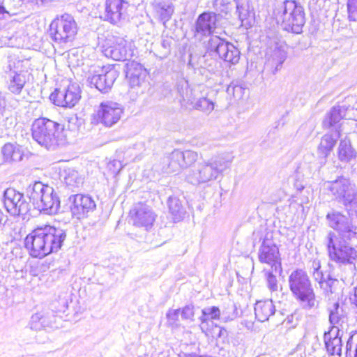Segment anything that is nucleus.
<instances>
[{
  "label": "nucleus",
  "mask_w": 357,
  "mask_h": 357,
  "mask_svg": "<svg viewBox=\"0 0 357 357\" xmlns=\"http://www.w3.org/2000/svg\"><path fill=\"white\" fill-rule=\"evenodd\" d=\"M123 3L127 1H105L103 18L112 24L119 22L122 15Z\"/></svg>",
  "instance_id": "obj_28"
},
{
  "label": "nucleus",
  "mask_w": 357,
  "mask_h": 357,
  "mask_svg": "<svg viewBox=\"0 0 357 357\" xmlns=\"http://www.w3.org/2000/svg\"><path fill=\"white\" fill-rule=\"evenodd\" d=\"M208 51L217 53L225 61L236 64L240 59L239 50L231 43L218 36H212L206 43Z\"/></svg>",
  "instance_id": "obj_13"
},
{
  "label": "nucleus",
  "mask_w": 357,
  "mask_h": 357,
  "mask_svg": "<svg viewBox=\"0 0 357 357\" xmlns=\"http://www.w3.org/2000/svg\"><path fill=\"white\" fill-rule=\"evenodd\" d=\"M31 130L33 139L47 149H54L65 142L63 126L49 119H36Z\"/></svg>",
  "instance_id": "obj_3"
},
{
  "label": "nucleus",
  "mask_w": 357,
  "mask_h": 357,
  "mask_svg": "<svg viewBox=\"0 0 357 357\" xmlns=\"http://www.w3.org/2000/svg\"><path fill=\"white\" fill-rule=\"evenodd\" d=\"M181 309H176L169 310L167 313V322L168 324L173 326V327H178L179 326V319L178 317L180 313Z\"/></svg>",
  "instance_id": "obj_44"
},
{
  "label": "nucleus",
  "mask_w": 357,
  "mask_h": 357,
  "mask_svg": "<svg viewBox=\"0 0 357 357\" xmlns=\"http://www.w3.org/2000/svg\"><path fill=\"white\" fill-rule=\"evenodd\" d=\"M23 158V154L22 151L19 147H15L12 158H10L9 161H15V162H19L22 160Z\"/></svg>",
  "instance_id": "obj_50"
},
{
  "label": "nucleus",
  "mask_w": 357,
  "mask_h": 357,
  "mask_svg": "<svg viewBox=\"0 0 357 357\" xmlns=\"http://www.w3.org/2000/svg\"><path fill=\"white\" fill-rule=\"evenodd\" d=\"M172 44V39L169 38H163L161 42V45L164 48L165 54H167L169 52V48Z\"/></svg>",
  "instance_id": "obj_51"
},
{
  "label": "nucleus",
  "mask_w": 357,
  "mask_h": 357,
  "mask_svg": "<svg viewBox=\"0 0 357 357\" xmlns=\"http://www.w3.org/2000/svg\"><path fill=\"white\" fill-rule=\"evenodd\" d=\"M343 334L338 332L335 328H331V330L324 334V342L327 352L332 356L342 355V337Z\"/></svg>",
  "instance_id": "obj_24"
},
{
  "label": "nucleus",
  "mask_w": 357,
  "mask_h": 357,
  "mask_svg": "<svg viewBox=\"0 0 357 357\" xmlns=\"http://www.w3.org/2000/svg\"><path fill=\"white\" fill-rule=\"evenodd\" d=\"M200 67L210 73H215L220 68V63L211 55L205 54L199 58Z\"/></svg>",
  "instance_id": "obj_36"
},
{
  "label": "nucleus",
  "mask_w": 357,
  "mask_h": 357,
  "mask_svg": "<svg viewBox=\"0 0 357 357\" xmlns=\"http://www.w3.org/2000/svg\"><path fill=\"white\" fill-rule=\"evenodd\" d=\"M123 113L121 105L113 101H104L100 103L96 113L97 123L110 128L119 121Z\"/></svg>",
  "instance_id": "obj_18"
},
{
  "label": "nucleus",
  "mask_w": 357,
  "mask_h": 357,
  "mask_svg": "<svg viewBox=\"0 0 357 357\" xmlns=\"http://www.w3.org/2000/svg\"><path fill=\"white\" fill-rule=\"evenodd\" d=\"M123 166L121 164V162L119 160H114L108 162L107 164V169L112 173V174H117L119 173L121 169H122Z\"/></svg>",
  "instance_id": "obj_49"
},
{
  "label": "nucleus",
  "mask_w": 357,
  "mask_h": 357,
  "mask_svg": "<svg viewBox=\"0 0 357 357\" xmlns=\"http://www.w3.org/2000/svg\"><path fill=\"white\" fill-rule=\"evenodd\" d=\"M350 240L337 238L334 232L330 231L326 238L330 259L340 264H354L357 258V250L350 245Z\"/></svg>",
  "instance_id": "obj_7"
},
{
  "label": "nucleus",
  "mask_w": 357,
  "mask_h": 357,
  "mask_svg": "<svg viewBox=\"0 0 357 357\" xmlns=\"http://www.w3.org/2000/svg\"><path fill=\"white\" fill-rule=\"evenodd\" d=\"M296 353H291L289 355V357H296Z\"/></svg>",
  "instance_id": "obj_58"
},
{
  "label": "nucleus",
  "mask_w": 357,
  "mask_h": 357,
  "mask_svg": "<svg viewBox=\"0 0 357 357\" xmlns=\"http://www.w3.org/2000/svg\"><path fill=\"white\" fill-rule=\"evenodd\" d=\"M227 333V331L225 328H219V333L218 337H220Z\"/></svg>",
  "instance_id": "obj_55"
},
{
  "label": "nucleus",
  "mask_w": 357,
  "mask_h": 357,
  "mask_svg": "<svg viewBox=\"0 0 357 357\" xmlns=\"http://www.w3.org/2000/svg\"><path fill=\"white\" fill-rule=\"evenodd\" d=\"M275 312V305L271 300L257 301L255 306V314L258 321L264 322Z\"/></svg>",
  "instance_id": "obj_30"
},
{
  "label": "nucleus",
  "mask_w": 357,
  "mask_h": 357,
  "mask_svg": "<svg viewBox=\"0 0 357 357\" xmlns=\"http://www.w3.org/2000/svg\"><path fill=\"white\" fill-rule=\"evenodd\" d=\"M328 225L335 230L337 238L352 239L357 235V216H346L342 213L331 210L326 217Z\"/></svg>",
  "instance_id": "obj_8"
},
{
  "label": "nucleus",
  "mask_w": 357,
  "mask_h": 357,
  "mask_svg": "<svg viewBox=\"0 0 357 357\" xmlns=\"http://www.w3.org/2000/svg\"><path fill=\"white\" fill-rule=\"evenodd\" d=\"M257 357H271V356H269V355H266V354H262V355H260V356H259Z\"/></svg>",
  "instance_id": "obj_59"
},
{
  "label": "nucleus",
  "mask_w": 357,
  "mask_h": 357,
  "mask_svg": "<svg viewBox=\"0 0 357 357\" xmlns=\"http://www.w3.org/2000/svg\"><path fill=\"white\" fill-rule=\"evenodd\" d=\"M289 287L296 298L305 309L318 306L316 296L307 273L303 269H296L291 273L288 278Z\"/></svg>",
  "instance_id": "obj_5"
},
{
  "label": "nucleus",
  "mask_w": 357,
  "mask_h": 357,
  "mask_svg": "<svg viewBox=\"0 0 357 357\" xmlns=\"http://www.w3.org/2000/svg\"><path fill=\"white\" fill-rule=\"evenodd\" d=\"M7 220V216L5 215L2 211L0 209V227L4 225Z\"/></svg>",
  "instance_id": "obj_53"
},
{
  "label": "nucleus",
  "mask_w": 357,
  "mask_h": 357,
  "mask_svg": "<svg viewBox=\"0 0 357 357\" xmlns=\"http://www.w3.org/2000/svg\"><path fill=\"white\" fill-rule=\"evenodd\" d=\"M348 17L350 21H357V1H347Z\"/></svg>",
  "instance_id": "obj_45"
},
{
  "label": "nucleus",
  "mask_w": 357,
  "mask_h": 357,
  "mask_svg": "<svg viewBox=\"0 0 357 357\" xmlns=\"http://www.w3.org/2000/svg\"><path fill=\"white\" fill-rule=\"evenodd\" d=\"M273 14L282 18L281 26L288 32L301 33L305 24L303 6L298 1H277L274 4Z\"/></svg>",
  "instance_id": "obj_4"
},
{
  "label": "nucleus",
  "mask_w": 357,
  "mask_h": 357,
  "mask_svg": "<svg viewBox=\"0 0 357 357\" xmlns=\"http://www.w3.org/2000/svg\"><path fill=\"white\" fill-rule=\"evenodd\" d=\"M346 357H357V332L352 334L347 340Z\"/></svg>",
  "instance_id": "obj_40"
},
{
  "label": "nucleus",
  "mask_w": 357,
  "mask_h": 357,
  "mask_svg": "<svg viewBox=\"0 0 357 357\" xmlns=\"http://www.w3.org/2000/svg\"><path fill=\"white\" fill-rule=\"evenodd\" d=\"M321 264L320 261L317 259H314L312 261L311 273L313 278L319 283H322L324 275L322 271L320 270Z\"/></svg>",
  "instance_id": "obj_43"
},
{
  "label": "nucleus",
  "mask_w": 357,
  "mask_h": 357,
  "mask_svg": "<svg viewBox=\"0 0 357 357\" xmlns=\"http://www.w3.org/2000/svg\"><path fill=\"white\" fill-rule=\"evenodd\" d=\"M217 15L213 12H204L200 14L192 29L194 38L199 41H203L204 45L208 40H205L207 38L215 36V29L217 28Z\"/></svg>",
  "instance_id": "obj_16"
},
{
  "label": "nucleus",
  "mask_w": 357,
  "mask_h": 357,
  "mask_svg": "<svg viewBox=\"0 0 357 357\" xmlns=\"http://www.w3.org/2000/svg\"><path fill=\"white\" fill-rule=\"evenodd\" d=\"M258 258L261 263L268 265L275 273L282 272L279 249L271 239H264L259 249Z\"/></svg>",
  "instance_id": "obj_20"
},
{
  "label": "nucleus",
  "mask_w": 357,
  "mask_h": 357,
  "mask_svg": "<svg viewBox=\"0 0 357 357\" xmlns=\"http://www.w3.org/2000/svg\"><path fill=\"white\" fill-rule=\"evenodd\" d=\"M264 272L266 275L267 285L270 290L275 291L278 290V280L276 276L274 275L275 271L273 269H264Z\"/></svg>",
  "instance_id": "obj_42"
},
{
  "label": "nucleus",
  "mask_w": 357,
  "mask_h": 357,
  "mask_svg": "<svg viewBox=\"0 0 357 357\" xmlns=\"http://www.w3.org/2000/svg\"><path fill=\"white\" fill-rule=\"evenodd\" d=\"M198 153L192 150H174L163 159V170L167 174L178 173L194 164Z\"/></svg>",
  "instance_id": "obj_10"
},
{
  "label": "nucleus",
  "mask_w": 357,
  "mask_h": 357,
  "mask_svg": "<svg viewBox=\"0 0 357 357\" xmlns=\"http://www.w3.org/2000/svg\"><path fill=\"white\" fill-rule=\"evenodd\" d=\"M16 146H15L12 144H6L2 148V153L5 158V159L8 161L10 160V158H12L13 151Z\"/></svg>",
  "instance_id": "obj_48"
},
{
  "label": "nucleus",
  "mask_w": 357,
  "mask_h": 357,
  "mask_svg": "<svg viewBox=\"0 0 357 357\" xmlns=\"http://www.w3.org/2000/svg\"><path fill=\"white\" fill-rule=\"evenodd\" d=\"M339 137V132L335 134H325L321 137L320 143L317 147L318 156L326 160L333 151Z\"/></svg>",
  "instance_id": "obj_27"
},
{
  "label": "nucleus",
  "mask_w": 357,
  "mask_h": 357,
  "mask_svg": "<svg viewBox=\"0 0 357 357\" xmlns=\"http://www.w3.org/2000/svg\"><path fill=\"white\" fill-rule=\"evenodd\" d=\"M119 76V72L112 66L98 68L94 74L88 77L87 81L102 93H107Z\"/></svg>",
  "instance_id": "obj_19"
},
{
  "label": "nucleus",
  "mask_w": 357,
  "mask_h": 357,
  "mask_svg": "<svg viewBox=\"0 0 357 357\" xmlns=\"http://www.w3.org/2000/svg\"><path fill=\"white\" fill-rule=\"evenodd\" d=\"M153 6L164 23L169 20L174 13V8L170 1H155Z\"/></svg>",
  "instance_id": "obj_34"
},
{
  "label": "nucleus",
  "mask_w": 357,
  "mask_h": 357,
  "mask_svg": "<svg viewBox=\"0 0 357 357\" xmlns=\"http://www.w3.org/2000/svg\"><path fill=\"white\" fill-rule=\"evenodd\" d=\"M294 185H295V188L298 190H301L304 188V186L302 183H298V181H296L295 183H294Z\"/></svg>",
  "instance_id": "obj_54"
},
{
  "label": "nucleus",
  "mask_w": 357,
  "mask_h": 357,
  "mask_svg": "<svg viewBox=\"0 0 357 357\" xmlns=\"http://www.w3.org/2000/svg\"><path fill=\"white\" fill-rule=\"evenodd\" d=\"M234 157L221 153L198 162L186 175V180L194 185L208 184L217 180L230 167Z\"/></svg>",
  "instance_id": "obj_2"
},
{
  "label": "nucleus",
  "mask_w": 357,
  "mask_h": 357,
  "mask_svg": "<svg viewBox=\"0 0 357 357\" xmlns=\"http://www.w3.org/2000/svg\"><path fill=\"white\" fill-rule=\"evenodd\" d=\"M274 56L277 57L276 60L278 62L275 67V70H278L280 69L282 63L285 61L287 58V54L284 51L278 49L275 50Z\"/></svg>",
  "instance_id": "obj_47"
},
{
  "label": "nucleus",
  "mask_w": 357,
  "mask_h": 357,
  "mask_svg": "<svg viewBox=\"0 0 357 357\" xmlns=\"http://www.w3.org/2000/svg\"><path fill=\"white\" fill-rule=\"evenodd\" d=\"M80 98V89L77 83H70L62 90L55 89L50 95V99L54 105L66 107L75 106Z\"/></svg>",
  "instance_id": "obj_22"
},
{
  "label": "nucleus",
  "mask_w": 357,
  "mask_h": 357,
  "mask_svg": "<svg viewBox=\"0 0 357 357\" xmlns=\"http://www.w3.org/2000/svg\"><path fill=\"white\" fill-rule=\"evenodd\" d=\"M30 201L36 208L46 214H56L60 208V199L54 189L42 182H35L29 187Z\"/></svg>",
  "instance_id": "obj_6"
},
{
  "label": "nucleus",
  "mask_w": 357,
  "mask_h": 357,
  "mask_svg": "<svg viewBox=\"0 0 357 357\" xmlns=\"http://www.w3.org/2000/svg\"><path fill=\"white\" fill-rule=\"evenodd\" d=\"M337 156L343 162H352L357 160V152L352 147L348 138L341 139L337 149Z\"/></svg>",
  "instance_id": "obj_29"
},
{
  "label": "nucleus",
  "mask_w": 357,
  "mask_h": 357,
  "mask_svg": "<svg viewBox=\"0 0 357 357\" xmlns=\"http://www.w3.org/2000/svg\"><path fill=\"white\" fill-rule=\"evenodd\" d=\"M196 109L209 114L215 107V102L208 97L199 98L194 104Z\"/></svg>",
  "instance_id": "obj_37"
},
{
  "label": "nucleus",
  "mask_w": 357,
  "mask_h": 357,
  "mask_svg": "<svg viewBox=\"0 0 357 357\" xmlns=\"http://www.w3.org/2000/svg\"><path fill=\"white\" fill-rule=\"evenodd\" d=\"M55 321V317L51 312H40L32 315L30 321L31 329L40 331L47 328H52Z\"/></svg>",
  "instance_id": "obj_26"
},
{
  "label": "nucleus",
  "mask_w": 357,
  "mask_h": 357,
  "mask_svg": "<svg viewBox=\"0 0 357 357\" xmlns=\"http://www.w3.org/2000/svg\"><path fill=\"white\" fill-rule=\"evenodd\" d=\"M6 13V11L5 10V8L3 6L0 5V15H4V13Z\"/></svg>",
  "instance_id": "obj_56"
},
{
  "label": "nucleus",
  "mask_w": 357,
  "mask_h": 357,
  "mask_svg": "<svg viewBox=\"0 0 357 357\" xmlns=\"http://www.w3.org/2000/svg\"><path fill=\"white\" fill-rule=\"evenodd\" d=\"M66 184L70 188H79L83 183V178L75 170H69L64 177Z\"/></svg>",
  "instance_id": "obj_38"
},
{
  "label": "nucleus",
  "mask_w": 357,
  "mask_h": 357,
  "mask_svg": "<svg viewBox=\"0 0 357 357\" xmlns=\"http://www.w3.org/2000/svg\"><path fill=\"white\" fill-rule=\"evenodd\" d=\"M70 200H72L70 205L72 214L77 218L93 211L96 207L94 200L89 196L77 194L70 197Z\"/></svg>",
  "instance_id": "obj_23"
},
{
  "label": "nucleus",
  "mask_w": 357,
  "mask_h": 357,
  "mask_svg": "<svg viewBox=\"0 0 357 357\" xmlns=\"http://www.w3.org/2000/svg\"><path fill=\"white\" fill-rule=\"evenodd\" d=\"M180 313L182 319L192 320L195 315L194 306L192 305H187L181 309Z\"/></svg>",
  "instance_id": "obj_46"
},
{
  "label": "nucleus",
  "mask_w": 357,
  "mask_h": 357,
  "mask_svg": "<svg viewBox=\"0 0 357 357\" xmlns=\"http://www.w3.org/2000/svg\"><path fill=\"white\" fill-rule=\"evenodd\" d=\"M176 90L180 95L181 101L193 103L196 95L193 94L192 89H189L188 82L185 79L178 80L176 83Z\"/></svg>",
  "instance_id": "obj_32"
},
{
  "label": "nucleus",
  "mask_w": 357,
  "mask_h": 357,
  "mask_svg": "<svg viewBox=\"0 0 357 357\" xmlns=\"http://www.w3.org/2000/svg\"><path fill=\"white\" fill-rule=\"evenodd\" d=\"M329 321L332 325L331 328L338 330L342 334L347 330V317L343 309L340 307L339 303H336L333 305V309L330 312Z\"/></svg>",
  "instance_id": "obj_25"
},
{
  "label": "nucleus",
  "mask_w": 357,
  "mask_h": 357,
  "mask_svg": "<svg viewBox=\"0 0 357 357\" xmlns=\"http://www.w3.org/2000/svg\"><path fill=\"white\" fill-rule=\"evenodd\" d=\"M77 31V24L73 17L67 13L54 20L50 29L52 38L59 43H67L72 41Z\"/></svg>",
  "instance_id": "obj_9"
},
{
  "label": "nucleus",
  "mask_w": 357,
  "mask_h": 357,
  "mask_svg": "<svg viewBox=\"0 0 357 357\" xmlns=\"http://www.w3.org/2000/svg\"><path fill=\"white\" fill-rule=\"evenodd\" d=\"M202 315L199 317L201 321L200 328L202 332L206 334L204 324L207 323L208 319H221V311L215 306L205 307L202 310Z\"/></svg>",
  "instance_id": "obj_33"
},
{
  "label": "nucleus",
  "mask_w": 357,
  "mask_h": 357,
  "mask_svg": "<svg viewBox=\"0 0 357 357\" xmlns=\"http://www.w3.org/2000/svg\"><path fill=\"white\" fill-rule=\"evenodd\" d=\"M66 238L65 230L45 225L29 234L24 239V245L33 257L42 258L60 250Z\"/></svg>",
  "instance_id": "obj_1"
},
{
  "label": "nucleus",
  "mask_w": 357,
  "mask_h": 357,
  "mask_svg": "<svg viewBox=\"0 0 357 357\" xmlns=\"http://www.w3.org/2000/svg\"><path fill=\"white\" fill-rule=\"evenodd\" d=\"M102 48L106 57L116 61L128 60L134 55L132 43L121 37L107 38Z\"/></svg>",
  "instance_id": "obj_11"
},
{
  "label": "nucleus",
  "mask_w": 357,
  "mask_h": 357,
  "mask_svg": "<svg viewBox=\"0 0 357 357\" xmlns=\"http://www.w3.org/2000/svg\"><path fill=\"white\" fill-rule=\"evenodd\" d=\"M249 1H237L236 9L241 20L254 15L253 9L250 8Z\"/></svg>",
  "instance_id": "obj_41"
},
{
  "label": "nucleus",
  "mask_w": 357,
  "mask_h": 357,
  "mask_svg": "<svg viewBox=\"0 0 357 357\" xmlns=\"http://www.w3.org/2000/svg\"><path fill=\"white\" fill-rule=\"evenodd\" d=\"M28 61H19L15 69L8 73L7 89L11 93L20 94L26 83L29 82L31 75L28 70Z\"/></svg>",
  "instance_id": "obj_14"
},
{
  "label": "nucleus",
  "mask_w": 357,
  "mask_h": 357,
  "mask_svg": "<svg viewBox=\"0 0 357 357\" xmlns=\"http://www.w3.org/2000/svg\"><path fill=\"white\" fill-rule=\"evenodd\" d=\"M193 144L197 147L203 148L207 145V141L202 137H199L193 141Z\"/></svg>",
  "instance_id": "obj_52"
},
{
  "label": "nucleus",
  "mask_w": 357,
  "mask_h": 357,
  "mask_svg": "<svg viewBox=\"0 0 357 357\" xmlns=\"http://www.w3.org/2000/svg\"><path fill=\"white\" fill-rule=\"evenodd\" d=\"M238 317V312L234 303H228L221 311V319L224 322L234 320Z\"/></svg>",
  "instance_id": "obj_39"
},
{
  "label": "nucleus",
  "mask_w": 357,
  "mask_h": 357,
  "mask_svg": "<svg viewBox=\"0 0 357 357\" xmlns=\"http://www.w3.org/2000/svg\"><path fill=\"white\" fill-rule=\"evenodd\" d=\"M126 77L132 89L144 93L149 87V73L139 63L130 61L126 63Z\"/></svg>",
  "instance_id": "obj_15"
},
{
  "label": "nucleus",
  "mask_w": 357,
  "mask_h": 357,
  "mask_svg": "<svg viewBox=\"0 0 357 357\" xmlns=\"http://www.w3.org/2000/svg\"><path fill=\"white\" fill-rule=\"evenodd\" d=\"M346 108L344 106H335L326 116L323 126L325 128H330L337 123L342 119L346 116Z\"/></svg>",
  "instance_id": "obj_31"
},
{
  "label": "nucleus",
  "mask_w": 357,
  "mask_h": 357,
  "mask_svg": "<svg viewBox=\"0 0 357 357\" xmlns=\"http://www.w3.org/2000/svg\"><path fill=\"white\" fill-rule=\"evenodd\" d=\"M167 204L169 213L172 215L174 222L179 221L182 218L183 214L180 200L177 197H169Z\"/></svg>",
  "instance_id": "obj_35"
},
{
  "label": "nucleus",
  "mask_w": 357,
  "mask_h": 357,
  "mask_svg": "<svg viewBox=\"0 0 357 357\" xmlns=\"http://www.w3.org/2000/svg\"><path fill=\"white\" fill-rule=\"evenodd\" d=\"M328 188L336 199L342 200L345 206H349L350 210L357 213V193L349 178L340 176L331 182Z\"/></svg>",
  "instance_id": "obj_12"
},
{
  "label": "nucleus",
  "mask_w": 357,
  "mask_h": 357,
  "mask_svg": "<svg viewBox=\"0 0 357 357\" xmlns=\"http://www.w3.org/2000/svg\"><path fill=\"white\" fill-rule=\"evenodd\" d=\"M3 202L8 213L13 216L25 215L29 210V204L24 194L12 188L3 192Z\"/></svg>",
  "instance_id": "obj_17"
},
{
  "label": "nucleus",
  "mask_w": 357,
  "mask_h": 357,
  "mask_svg": "<svg viewBox=\"0 0 357 357\" xmlns=\"http://www.w3.org/2000/svg\"><path fill=\"white\" fill-rule=\"evenodd\" d=\"M156 215L149 206L138 203L130 211V221L137 227L149 230L155 220Z\"/></svg>",
  "instance_id": "obj_21"
},
{
  "label": "nucleus",
  "mask_w": 357,
  "mask_h": 357,
  "mask_svg": "<svg viewBox=\"0 0 357 357\" xmlns=\"http://www.w3.org/2000/svg\"><path fill=\"white\" fill-rule=\"evenodd\" d=\"M354 296H355V303H356V305L357 306V287L355 289Z\"/></svg>",
  "instance_id": "obj_57"
},
{
  "label": "nucleus",
  "mask_w": 357,
  "mask_h": 357,
  "mask_svg": "<svg viewBox=\"0 0 357 357\" xmlns=\"http://www.w3.org/2000/svg\"><path fill=\"white\" fill-rule=\"evenodd\" d=\"M233 89H234V90H238V89H239V90H240V89H241V88H240V87H238V86H235V87H234V88H233Z\"/></svg>",
  "instance_id": "obj_60"
}]
</instances>
